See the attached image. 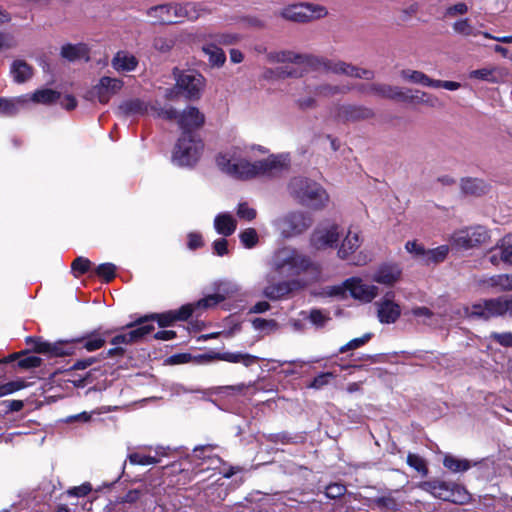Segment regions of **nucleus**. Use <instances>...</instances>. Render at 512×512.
<instances>
[{
  "label": "nucleus",
  "mask_w": 512,
  "mask_h": 512,
  "mask_svg": "<svg viewBox=\"0 0 512 512\" xmlns=\"http://www.w3.org/2000/svg\"><path fill=\"white\" fill-rule=\"evenodd\" d=\"M275 266L280 276L298 277V279L265 287L263 293L271 300L279 299L294 289L306 286L321 277L319 266L312 262L311 258H281Z\"/></svg>",
  "instance_id": "nucleus-1"
},
{
  "label": "nucleus",
  "mask_w": 512,
  "mask_h": 512,
  "mask_svg": "<svg viewBox=\"0 0 512 512\" xmlns=\"http://www.w3.org/2000/svg\"><path fill=\"white\" fill-rule=\"evenodd\" d=\"M216 164L222 172L240 180H248L260 175H269L273 171L283 168V163L276 155H270L266 159L253 163L246 159H240L236 163H232L228 155L220 153L216 157Z\"/></svg>",
  "instance_id": "nucleus-2"
},
{
  "label": "nucleus",
  "mask_w": 512,
  "mask_h": 512,
  "mask_svg": "<svg viewBox=\"0 0 512 512\" xmlns=\"http://www.w3.org/2000/svg\"><path fill=\"white\" fill-rule=\"evenodd\" d=\"M291 197L300 205L314 211L323 210L328 202L329 195L316 181L306 177H294L288 184Z\"/></svg>",
  "instance_id": "nucleus-3"
},
{
  "label": "nucleus",
  "mask_w": 512,
  "mask_h": 512,
  "mask_svg": "<svg viewBox=\"0 0 512 512\" xmlns=\"http://www.w3.org/2000/svg\"><path fill=\"white\" fill-rule=\"evenodd\" d=\"M208 10L200 3L161 4L149 8L148 15L160 24H176L184 20L195 21Z\"/></svg>",
  "instance_id": "nucleus-4"
},
{
  "label": "nucleus",
  "mask_w": 512,
  "mask_h": 512,
  "mask_svg": "<svg viewBox=\"0 0 512 512\" xmlns=\"http://www.w3.org/2000/svg\"><path fill=\"white\" fill-rule=\"evenodd\" d=\"M175 86L168 89L165 93L167 100H175L179 95L190 101L199 100L202 96L206 80L202 74L196 70L180 71L174 68Z\"/></svg>",
  "instance_id": "nucleus-5"
},
{
  "label": "nucleus",
  "mask_w": 512,
  "mask_h": 512,
  "mask_svg": "<svg viewBox=\"0 0 512 512\" xmlns=\"http://www.w3.org/2000/svg\"><path fill=\"white\" fill-rule=\"evenodd\" d=\"M462 310L464 316L483 319L512 316V295L487 299L470 307H463Z\"/></svg>",
  "instance_id": "nucleus-6"
},
{
  "label": "nucleus",
  "mask_w": 512,
  "mask_h": 512,
  "mask_svg": "<svg viewBox=\"0 0 512 512\" xmlns=\"http://www.w3.org/2000/svg\"><path fill=\"white\" fill-rule=\"evenodd\" d=\"M419 488L430 493L435 498L455 504H466L470 499L467 490L454 482L440 480L425 481L419 484Z\"/></svg>",
  "instance_id": "nucleus-7"
},
{
  "label": "nucleus",
  "mask_w": 512,
  "mask_h": 512,
  "mask_svg": "<svg viewBox=\"0 0 512 512\" xmlns=\"http://www.w3.org/2000/svg\"><path fill=\"white\" fill-rule=\"evenodd\" d=\"M204 143L200 136H179L173 152L172 160L179 166H194L200 159Z\"/></svg>",
  "instance_id": "nucleus-8"
},
{
  "label": "nucleus",
  "mask_w": 512,
  "mask_h": 512,
  "mask_svg": "<svg viewBox=\"0 0 512 512\" xmlns=\"http://www.w3.org/2000/svg\"><path fill=\"white\" fill-rule=\"evenodd\" d=\"M224 300V297L218 294L208 295L207 297L200 299L195 303H189L183 305L180 309L175 311H168L162 314L153 315L156 318L159 326L166 327L171 325L177 320H187L193 313L200 309H206L216 306L218 303Z\"/></svg>",
  "instance_id": "nucleus-9"
},
{
  "label": "nucleus",
  "mask_w": 512,
  "mask_h": 512,
  "mask_svg": "<svg viewBox=\"0 0 512 512\" xmlns=\"http://www.w3.org/2000/svg\"><path fill=\"white\" fill-rule=\"evenodd\" d=\"M489 239V231L485 227L478 225L455 231L449 241L453 249L468 250L480 247Z\"/></svg>",
  "instance_id": "nucleus-10"
},
{
  "label": "nucleus",
  "mask_w": 512,
  "mask_h": 512,
  "mask_svg": "<svg viewBox=\"0 0 512 512\" xmlns=\"http://www.w3.org/2000/svg\"><path fill=\"white\" fill-rule=\"evenodd\" d=\"M313 224L312 216L304 211H290L278 219L277 225L284 238H291L303 234Z\"/></svg>",
  "instance_id": "nucleus-11"
},
{
  "label": "nucleus",
  "mask_w": 512,
  "mask_h": 512,
  "mask_svg": "<svg viewBox=\"0 0 512 512\" xmlns=\"http://www.w3.org/2000/svg\"><path fill=\"white\" fill-rule=\"evenodd\" d=\"M327 10L320 5H313L310 3L294 4L285 8L282 16L290 21L305 23L313 19H318L326 16Z\"/></svg>",
  "instance_id": "nucleus-12"
},
{
  "label": "nucleus",
  "mask_w": 512,
  "mask_h": 512,
  "mask_svg": "<svg viewBox=\"0 0 512 512\" xmlns=\"http://www.w3.org/2000/svg\"><path fill=\"white\" fill-rule=\"evenodd\" d=\"M205 119V115L197 107L187 106L177 119L180 136H199L198 131L204 126Z\"/></svg>",
  "instance_id": "nucleus-13"
},
{
  "label": "nucleus",
  "mask_w": 512,
  "mask_h": 512,
  "mask_svg": "<svg viewBox=\"0 0 512 512\" xmlns=\"http://www.w3.org/2000/svg\"><path fill=\"white\" fill-rule=\"evenodd\" d=\"M124 82L118 78L103 76L99 82L87 91L85 98L87 100L97 99L101 104H107L111 97L117 94L123 87Z\"/></svg>",
  "instance_id": "nucleus-14"
},
{
  "label": "nucleus",
  "mask_w": 512,
  "mask_h": 512,
  "mask_svg": "<svg viewBox=\"0 0 512 512\" xmlns=\"http://www.w3.org/2000/svg\"><path fill=\"white\" fill-rule=\"evenodd\" d=\"M362 92L371 93L384 99L395 100L399 102L412 103L415 97L410 95L411 90L403 91L398 86H392L383 83H372L369 85L362 84L359 88Z\"/></svg>",
  "instance_id": "nucleus-15"
},
{
  "label": "nucleus",
  "mask_w": 512,
  "mask_h": 512,
  "mask_svg": "<svg viewBox=\"0 0 512 512\" xmlns=\"http://www.w3.org/2000/svg\"><path fill=\"white\" fill-rule=\"evenodd\" d=\"M338 230L337 224L329 226L318 225L310 235L311 247L318 251L336 248L340 238Z\"/></svg>",
  "instance_id": "nucleus-16"
},
{
  "label": "nucleus",
  "mask_w": 512,
  "mask_h": 512,
  "mask_svg": "<svg viewBox=\"0 0 512 512\" xmlns=\"http://www.w3.org/2000/svg\"><path fill=\"white\" fill-rule=\"evenodd\" d=\"M199 358L202 363H207V362H210L213 360H221V361L234 363V364L240 363V364L244 365L245 367H250L258 361L257 356H254V355H251L248 353H244V352H240V351H237V352H230V351L210 352V353L201 355Z\"/></svg>",
  "instance_id": "nucleus-17"
},
{
  "label": "nucleus",
  "mask_w": 512,
  "mask_h": 512,
  "mask_svg": "<svg viewBox=\"0 0 512 512\" xmlns=\"http://www.w3.org/2000/svg\"><path fill=\"white\" fill-rule=\"evenodd\" d=\"M375 116L373 109L363 105H341L337 109L336 118L343 123L368 120Z\"/></svg>",
  "instance_id": "nucleus-18"
},
{
  "label": "nucleus",
  "mask_w": 512,
  "mask_h": 512,
  "mask_svg": "<svg viewBox=\"0 0 512 512\" xmlns=\"http://www.w3.org/2000/svg\"><path fill=\"white\" fill-rule=\"evenodd\" d=\"M344 286L350 295L359 301L369 303L378 295V288L366 284L360 278H350L345 281Z\"/></svg>",
  "instance_id": "nucleus-19"
},
{
  "label": "nucleus",
  "mask_w": 512,
  "mask_h": 512,
  "mask_svg": "<svg viewBox=\"0 0 512 512\" xmlns=\"http://www.w3.org/2000/svg\"><path fill=\"white\" fill-rule=\"evenodd\" d=\"M155 329L153 324L146 323V319L137 322L136 327L126 333L116 335L112 338L111 344L119 346L121 344L128 345L141 340L144 336L150 334Z\"/></svg>",
  "instance_id": "nucleus-20"
},
{
  "label": "nucleus",
  "mask_w": 512,
  "mask_h": 512,
  "mask_svg": "<svg viewBox=\"0 0 512 512\" xmlns=\"http://www.w3.org/2000/svg\"><path fill=\"white\" fill-rule=\"evenodd\" d=\"M393 292H388L385 298L376 303L378 307V318L381 323H394L400 316V307L392 301Z\"/></svg>",
  "instance_id": "nucleus-21"
},
{
  "label": "nucleus",
  "mask_w": 512,
  "mask_h": 512,
  "mask_svg": "<svg viewBox=\"0 0 512 512\" xmlns=\"http://www.w3.org/2000/svg\"><path fill=\"white\" fill-rule=\"evenodd\" d=\"M401 274L402 270L398 265L385 263L374 272L372 279L379 284L392 286L399 281Z\"/></svg>",
  "instance_id": "nucleus-22"
},
{
  "label": "nucleus",
  "mask_w": 512,
  "mask_h": 512,
  "mask_svg": "<svg viewBox=\"0 0 512 512\" xmlns=\"http://www.w3.org/2000/svg\"><path fill=\"white\" fill-rule=\"evenodd\" d=\"M308 66L314 70L323 69L326 72L345 75V72H347L346 69L348 68V63L344 61L335 62L323 57L312 55V57L308 58Z\"/></svg>",
  "instance_id": "nucleus-23"
},
{
  "label": "nucleus",
  "mask_w": 512,
  "mask_h": 512,
  "mask_svg": "<svg viewBox=\"0 0 512 512\" xmlns=\"http://www.w3.org/2000/svg\"><path fill=\"white\" fill-rule=\"evenodd\" d=\"M479 285L485 289L510 291L512 290V274H499L490 277H483L479 280Z\"/></svg>",
  "instance_id": "nucleus-24"
},
{
  "label": "nucleus",
  "mask_w": 512,
  "mask_h": 512,
  "mask_svg": "<svg viewBox=\"0 0 512 512\" xmlns=\"http://www.w3.org/2000/svg\"><path fill=\"white\" fill-rule=\"evenodd\" d=\"M148 107L149 105L145 101L139 98H134L123 101L119 105L118 109L121 115L128 117L134 115H146L148 113Z\"/></svg>",
  "instance_id": "nucleus-25"
},
{
  "label": "nucleus",
  "mask_w": 512,
  "mask_h": 512,
  "mask_svg": "<svg viewBox=\"0 0 512 512\" xmlns=\"http://www.w3.org/2000/svg\"><path fill=\"white\" fill-rule=\"evenodd\" d=\"M312 57V55L299 54L293 51L284 50L279 52H270L267 55V58L270 62L276 63H284L291 62L297 64H306L308 65V58Z\"/></svg>",
  "instance_id": "nucleus-26"
},
{
  "label": "nucleus",
  "mask_w": 512,
  "mask_h": 512,
  "mask_svg": "<svg viewBox=\"0 0 512 512\" xmlns=\"http://www.w3.org/2000/svg\"><path fill=\"white\" fill-rule=\"evenodd\" d=\"M112 67L118 72H131L138 66V59L134 55L119 51L112 59Z\"/></svg>",
  "instance_id": "nucleus-27"
},
{
  "label": "nucleus",
  "mask_w": 512,
  "mask_h": 512,
  "mask_svg": "<svg viewBox=\"0 0 512 512\" xmlns=\"http://www.w3.org/2000/svg\"><path fill=\"white\" fill-rule=\"evenodd\" d=\"M155 456L144 455L138 452H133L128 455V459L133 465H153L159 462V457L166 456L168 448L157 446L155 447Z\"/></svg>",
  "instance_id": "nucleus-28"
},
{
  "label": "nucleus",
  "mask_w": 512,
  "mask_h": 512,
  "mask_svg": "<svg viewBox=\"0 0 512 512\" xmlns=\"http://www.w3.org/2000/svg\"><path fill=\"white\" fill-rule=\"evenodd\" d=\"M477 464L478 462H473L464 458H457L452 454H446L443 458L444 467L453 473L466 472Z\"/></svg>",
  "instance_id": "nucleus-29"
},
{
  "label": "nucleus",
  "mask_w": 512,
  "mask_h": 512,
  "mask_svg": "<svg viewBox=\"0 0 512 512\" xmlns=\"http://www.w3.org/2000/svg\"><path fill=\"white\" fill-rule=\"evenodd\" d=\"M236 220L228 213L218 214L214 219V227L218 234L228 237L236 230Z\"/></svg>",
  "instance_id": "nucleus-30"
},
{
  "label": "nucleus",
  "mask_w": 512,
  "mask_h": 512,
  "mask_svg": "<svg viewBox=\"0 0 512 512\" xmlns=\"http://www.w3.org/2000/svg\"><path fill=\"white\" fill-rule=\"evenodd\" d=\"M61 56L68 61H75L84 58L89 60V49L86 44H65L61 48Z\"/></svg>",
  "instance_id": "nucleus-31"
},
{
  "label": "nucleus",
  "mask_w": 512,
  "mask_h": 512,
  "mask_svg": "<svg viewBox=\"0 0 512 512\" xmlns=\"http://www.w3.org/2000/svg\"><path fill=\"white\" fill-rule=\"evenodd\" d=\"M461 189L465 194L481 196L488 192L489 186L482 179L468 177L461 180Z\"/></svg>",
  "instance_id": "nucleus-32"
},
{
  "label": "nucleus",
  "mask_w": 512,
  "mask_h": 512,
  "mask_svg": "<svg viewBox=\"0 0 512 512\" xmlns=\"http://www.w3.org/2000/svg\"><path fill=\"white\" fill-rule=\"evenodd\" d=\"M361 242L359 232H354L352 229H349L338 250V256H349L355 253L360 247Z\"/></svg>",
  "instance_id": "nucleus-33"
},
{
  "label": "nucleus",
  "mask_w": 512,
  "mask_h": 512,
  "mask_svg": "<svg viewBox=\"0 0 512 512\" xmlns=\"http://www.w3.org/2000/svg\"><path fill=\"white\" fill-rule=\"evenodd\" d=\"M11 73L16 83H24L33 75V68L23 60H15L11 66Z\"/></svg>",
  "instance_id": "nucleus-34"
},
{
  "label": "nucleus",
  "mask_w": 512,
  "mask_h": 512,
  "mask_svg": "<svg viewBox=\"0 0 512 512\" xmlns=\"http://www.w3.org/2000/svg\"><path fill=\"white\" fill-rule=\"evenodd\" d=\"M202 50L208 56V61L212 66L221 67L224 65L226 55L215 43L204 45Z\"/></svg>",
  "instance_id": "nucleus-35"
},
{
  "label": "nucleus",
  "mask_w": 512,
  "mask_h": 512,
  "mask_svg": "<svg viewBox=\"0 0 512 512\" xmlns=\"http://www.w3.org/2000/svg\"><path fill=\"white\" fill-rule=\"evenodd\" d=\"M218 448L217 444H205L194 447L192 454L189 456L192 463H196L198 466L206 464L207 455H213V451Z\"/></svg>",
  "instance_id": "nucleus-36"
},
{
  "label": "nucleus",
  "mask_w": 512,
  "mask_h": 512,
  "mask_svg": "<svg viewBox=\"0 0 512 512\" xmlns=\"http://www.w3.org/2000/svg\"><path fill=\"white\" fill-rule=\"evenodd\" d=\"M82 343L83 348L87 351H96L104 346L106 342V334L93 332L90 335L77 340Z\"/></svg>",
  "instance_id": "nucleus-37"
},
{
  "label": "nucleus",
  "mask_w": 512,
  "mask_h": 512,
  "mask_svg": "<svg viewBox=\"0 0 512 512\" xmlns=\"http://www.w3.org/2000/svg\"><path fill=\"white\" fill-rule=\"evenodd\" d=\"M396 492H389L386 495L373 500L374 504L381 509L388 511H397L401 507V501L395 496Z\"/></svg>",
  "instance_id": "nucleus-38"
},
{
  "label": "nucleus",
  "mask_w": 512,
  "mask_h": 512,
  "mask_svg": "<svg viewBox=\"0 0 512 512\" xmlns=\"http://www.w3.org/2000/svg\"><path fill=\"white\" fill-rule=\"evenodd\" d=\"M61 94L53 89L36 90L32 95V100L41 104H52L59 100Z\"/></svg>",
  "instance_id": "nucleus-39"
},
{
  "label": "nucleus",
  "mask_w": 512,
  "mask_h": 512,
  "mask_svg": "<svg viewBox=\"0 0 512 512\" xmlns=\"http://www.w3.org/2000/svg\"><path fill=\"white\" fill-rule=\"evenodd\" d=\"M453 30L458 33V34H461L463 36H478L480 34L483 35V32H480L478 30H476L472 24L470 23L469 19L468 18H464V19H460V20H457L454 24H453Z\"/></svg>",
  "instance_id": "nucleus-40"
},
{
  "label": "nucleus",
  "mask_w": 512,
  "mask_h": 512,
  "mask_svg": "<svg viewBox=\"0 0 512 512\" xmlns=\"http://www.w3.org/2000/svg\"><path fill=\"white\" fill-rule=\"evenodd\" d=\"M95 273L98 277L109 282L115 277L116 266L110 262L102 263L95 268Z\"/></svg>",
  "instance_id": "nucleus-41"
},
{
  "label": "nucleus",
  "mask_w": 512,
  "mask_h": 512,
  "mask_svg": "<svg viewBox=\"0 0 512 512\" xmlns=\"http://www.w3.org/2000/svg\"><path fill=\"white\" fill-rule=\"evenodd\" d=\"M253 327L258 330L265 333H272L278 330L279 326L278 323L273 319H263V318H256L252 322Z\"/></svg>",
  "instance_id": "nucleus-42"
},
{
  "label": "nucleus",
  "mask_w": 512,
  "mask_h": 512,
  "mask_svg": "<svg viewBox=\"0 0 512 512\" xmlns=\"http://www.w3.org/2000/svg\"><path fill=\"white\" fill-rule=\"evenodd\" d=\"M152 110L155 113V116L167 121H173L178 119L179 113L174 107L172 106H164V107H152Z\"/></svg>",
  "instance_id": "nucleus-43"
},
{
  "label": "nucleus",
  "mask_w": 512,
  "mask_h": 512,
  "mask_svg": "<svg viewBox=\"0 0 512 512\" xmlns=\"http://www.w3.org/2000/svg\"><path fill=\"white\" fill-rule=\"evenodd\" d=\"M209 38L220 45H232L240 40V36L235 33H214L210 34Z\"/></svg>",
  "instance_id": "nucleus-44"
},
{
  "label": "nucleus",
  "mask_w": 512,
  "mask_h": 512,
  "mask_svg": "<svg viewBox=\"0 0 512 512\" xmlns=\"http://www.w3.org/2000/svg\"><path fill=\"white\" fill-rule=\"evenodd\" d=\"M241 243L246 248H253L259 241L257 231L254 228H247L239 234Z\"/></svg>",
  "instance_id": "nucleus-45"
},
{
  "label": "nucleus",
  "mask_w": 512,
  "mask_h": 512,
  "mask_svg": "<svg viewBox=\"0 0 512 512\" xmlns=\"http://www.w3.org/2000/svg\"><path fill=\"white\" fill-rule=\"evenodd\" d=\"M401 76L412 83L421 84L423 86H425L426 81H428V76L417 70L404 69L401 71Z\"/></svg>",
  "instance_id": "nucleus-46"
},
{
  "label": "nucleus",
  "mask_w": 512,
  "mask_h": 512,
  "mask_svg": "<svg viewBox=\"0 0 512 512\" xmlns=\"http://www.w3.org/2000/svg\"><path fill=\"white\" fill-rule=\"evenodd\" d=\"M92 263L89 258H75L71 264V270L75 277L90 271Z\"/></svg>",
  "instance_id": "nucleus-47"
},
{
  "label": "nucleus",
  "mask_w": 512,
  "mask_h": 512,
  "mask_svg": "<svg viewBox=\"0 0 512 512\" xmlns=\"http://www.w3.org/2000/svg\"><path fill=\"white\" fill-rule=\"evenodd\" d=\"M407 464L423 476L428 474L425 460L417 454L409 453L407 456Z\"/></svg>",
  "instance_id": "nucleus-48"
},
{
  "label": "nucleus",
  "mask_w": 512,
  "mask_h": 512,
  "mask_svg": "<svg viewBox=\"0 0 512 512\" xmlns=\"http://www.w3.org/2000/svg\"><path fill=\"white\" fill-rule=\"evenodd\" d=\"M18 111V106L14 100L0 97V115L12 117L15 116Z\"/></svg>",
  "instance_id": "nucleus-49"
},
{
  "label": "nucleus",
  "mask_w": 512,
  "mask_h": 512,
  "mask_svg": "<svg viewBox=\"0 0 512 512\" xmlns=\"http://www.w3.org/2000/svg\"><path fill=\"white\" fill-rule=\"evenodd\" d=\"M174 45L175 41L170 37L157 36L153 40V47L161 53L169 52Z\"/></svg>",
  "instance_id": "nucleus-50"
},
{
  "label": "nucleus",
  "mask_w": 512,
  "mask_h": 512,
  "mask_svg": "<svg viewBox=\"0 0 512 512\" xmlns=\"http://www.w3.org/2000/svg\"><path fill=\"white\" fill-rule=\"evenodd\" d=\"M336 378V374L333 372H324L317 375L313 381L308 385L309 388L313 389H321L324 386L328 385L331 380Z\"/></svg>",
  "instance_id": "nucleus-51"
},
{
  "label": "nucleus",
  "mask_w": 512,
  "mask_h": 512,
  "mask_svg": "<svg viewBox=\"0 0 512 512\" xmlns=\"http://www.w3.org/2000/svg\"><path fill=\"white\" fill-rule=\"evenodd\" d=\"M370 339H371L370 333L364 334L362 337H359V338H354V339L350 340L348 343H346L345 345L341 346L339 349V352L346 353L350 350H355L357 348H360L363 345H365Z\"/></svg>",
  "instance_id": "nucleus-52"
},
{
  "label": "nucleus",
  "mask_w": 512,
  "mask_h": 512,
  "mask_svg": "<svg viewBox=\"0 0 512 512\" xmlns=\"http://www.w3.org/2000/svg\"><path fill=\"white\" fill-rule=\"evenodd\" d=\"M204 246V239L199 232H190L187 235V247L190 250H196Z\"/></svg>",
  "instance_id": "nucleus-53"
},
{
  "label": "nucleus",
  "mask_w": 512,
  "mask_h": 512,
  "mask_svg": "<svg viewBox=\"0 0 512 512\" xmlns=\"http://www.w3.org/2000/svg\"><path fill=\"white\" fill-rule=\"evenodd\" d=\"M237 215L247 221H252L256 218V210L250 208L247 203H240L237 209Z\"/></svg>",
  "instance_id": "nucleus-54"
},
{
  "label": "nucleus",
  "mask_w": 512,
  "mask_h": 512,
  "mask_svg": "<svg viewBox=\"0 0 512 512\" xmlns=\"http://www.w3.org/2000/svg\"><path fill=\"white\" fill-rule=\"evenodd\" d=\"M309 319L314 325L322 327L330 318L327 313L314 309L310 312Z\"/></svg>",
  "instance_id": "nucleus-55"
},
{
  "label": "nucleus",
  "mask_w": 512,
  "mask_h": 512,
  "mask_svg": "<svg viewBox=\"0 0 512 512\" xmlns=\"http://www.w3.org/2000/svg\"><path fill=\"white\" fill-rule=\"evenodd\" d=\"M411 313L417 318H422L424 324L432 325L433 313L428 308L416 307L412 309Z\"/></svg>",
  "instance_id": "nucleus-56"
},
{
  "label": "nucleus",
  "mask_w": 512,
  "mask_h": 512,
  "mask_svg": "<svg viewBox=\"0 0 512 512\" xmlns=\"http://www.w3.org/2000/svg\"><path fill=\"white\" fill-rule=\"evenodd\" d=\"M470 77L484 81H494L493 70L488 68L473 70L470 73Z\"/></svg>",
  "instance_id": "nucleus-57"
},
{
  "label": "nucleus",
  "mask_w": 512,
  "mask_h": 512,
  "mask_svg": "<svg viewBox=\"0 0 512 512\" xmlns=\"http://www.w3.org/2000/svg\"><path fill=\"white\" fill-rule=\"evenodd\" d=\"M315 91L319 95L330 96V95H335V94L344 92V89L339 86L325 84V85H320V86L316 87Z\"/></svg>",
  "instance_id": "nucleus-58"
},
{
  "label": "nucleus",
  "mask_w": 512,
  "mask_h": 512,
  "mask_svg": "<svg viewBox=\"0 0 512 512\" xmlns=\"http://www.w3.org/2000/svg\"><path fill=\"white\" fill-rule=\"evenodd\" d=\"M468 12V6L463 3H456L454 5L449 6L446 9L445 15L449 17H454L456 15H464Z\"/></svg>",
  "instance_id": "nucleus-59"
},
{
  "label": "nucleus",
  "mask_w": 512,
  "mask_h": 512,
  "mask_svg": "<svg viewBox=\"0 0 512 512\" xmlns=\"http://www.w3.org/2000/svg\"><path fill=\"white\" fill-rule=\"evenodd\" d=\"M346 491V487L342 484H330L326 487V496L332 499L342 496Z\"/></svg>",
  "instance_id": "nucleus-60"
},
{
  "label": "nucleus",
  "mask_w": 512,
  "mask_h": 512,
  "mask_svg": "<svg viewBox=\"0 0 512 512\" xmlns=\"http://www.w3.org/2000/svg\"><path fill=\"white\" fill-rule=\"evenodd\" d=\"M491 338L497 341L501 346L504 347H512V333L504 332V333H492Z\"/></svg>",
  "instance_id": "nucleus-61"
},
{
  "label": "nucleus",
  "mask_w": 512,
  "mask_h": 512,
  "mask_svg": "<svg viewBox=\"0 0 512 512\" xmlns=\"http://www.w3.org/2000/svg\"><path fill=\"white\" fill-rule=\"evenodd\" d=\"M499 247L501 256H512V233L505 235L501 240Z\"/></svg>",
  "instance_id": "nucleus-62"
},
{
  "label": "nucleus",
  "mask_w": 512,
  "mask_h": 512,
  "mask_svg": "<svg viewBox=\"0 0 512 512\" xmlns=\"http://www.w3.org/2000/svg\"><path fill=\"white\" fill-rule=\"evenodd\" d=\"M40 364L41 359L37 356H27L18 361V366L23 369L36 368Z\"/></svg>",
  "instance_id": "nucleus-63"
},
{
  "label": "nucleus",
  "mask_w": 512,
  "mask_h": 512,
  "mask_svg": "<svg viewBox=\"0 0 512 512\" xmlns=\"http://www.w3.org/2000/svg\"><path fill=\"white\" fill-rule=\"evenodd\" d=\"M92 487L89 483H84L80 486L72 487L67 491V494L75 497H83L90 493Z\"/></svg>",
  "instance_id": "nucleus-64"
}]
</instances>
